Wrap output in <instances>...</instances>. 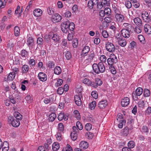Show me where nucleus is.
Returning <instances> with one entry per match:
<instances>
[{"mask_svg": "<svg viewBox=\"0 0 151 151\" xmlns=\"http://www.w3.org/2000/svg\"><path fill=\"white\" fill-rule=\"evenodd\" d=\"M92 68L94 72L96 74L103 73L105 70V66L102 62H100L98 64L94 63Z\"/></svg>", "mask_w": 151, "mask_h": 151, "instance_id": "1", "label": "nucleus"}, {"mask_svg": "<svg viewBox=\"0 0 151 151\" xmlns=\"http://www.w3.org/2000/svg\"><path fill=\"white\" fill-rule=\"evenodd\" d=\"M80 91L78 93V94L74 96V100L76 104L78 106H80L82 104V101L81 99L82 98V94L81 91L82 90V88H80Z\"/></svg>", "mask_w": 151, "mask_h": 151, "instance_id": "2", "label": "nucleus"}, {"mask_svg": "<svg viewBox=\"0 0 151 151\" xmlns=\"http://www.w3.org/2000/svg\"><path fill=\"white\" fill-rule=\"evenodd\" d=\"M14 118L12 116H9L8 117V121L9 123H11L12 126L14 127H17L20 125V123L19 121Z\"/></svg>", "mask_w": 151, "mask_h": 151, "instance_id": "3", "label": "nucleus"}, {"mask_svg": "<svg viewBox=\"0 0 151 151\" xmlns=\"http://www.w3.org/2000/svg\"><path fill=\"white\" fill-rule=\"evenodd\" d=\"M108 65L109 66H113L114 64H115L117 62V57L113 54H111L110 58H108L107 60Z\"/></svg>", "mask_w": 151, "mask_h": 151, "instance_id": "4", "label": "nucleus"}, {"mask_svg": "<svg viewBox=\"0 0 151 151\" xmlns=\"http://www.w3.org/2000/svg\"><path fill=\"white\" fill-rule=\"evenodd\" d=\"M105 47L106 50L109 52H113L115 50L114 45L111 42H107L105 44Z\"/></svg>", "mask_w": 151, "mask_h": 151, "instance_id": "5", "label": "nucleus"}, {"mask_svg": "<svg viewBox=\"0 0 151 151\" xmlns=\"http://www.w3.org/2000/svg\"><path fill=\"white\" fill-rule=\"evenodd\" d=\"M115 20L118 23H121L123 22L124 19V15L120 13H116L115 15Z\"/></svg>", "mask_w": 151, "mask_h": 151, "instance_id": "6", "label": "nucleus"}, {"mask_svg": "<svg viewBox=\"0 0 151 151\" xmlns=\"http://www.w3.org/2000/svg\"><path fill=\"white\" fill-rule=\"evenodd\" d=\"M142 17L143 20L146 22H148L151 20V15H150L146 11L142 12Z\"/></svg>", "mask_w": 151, "mask_h": 151, "instance_id": "7", "label": "nucleus"}, {"mask_svg": "<svg viewBox=\"0 0 151 151\" xmlns=\"http://www.w3.org/2000/svg\"><path fill=\"white\" fill-rule=\"evenodd\" d=\"M62 18V17L60 14L56 13L52 16L51 20L53 22L57 23L60 22Z\"/></svg>", "mask_w": 151, "mask_h": 151, "instance_id": "8", "label": "nucleus"}, {"mask_svg": "<svg viewBox=\"0 0 151 151\" xmlns=\"http://www.w3.org/2000/svg\"><path fill=\"white\" fill-rule=\"evenodd\" d=\"M69 21L67 20L65 22L61 24V27L62 31L64 33H66L68 30Z\"/></svg>", "mask_w": 151, "mask_h": 151, "instance_id": "9", "label": "nucleus"}, {"mask_svg": "<svg viewBox=\"0 0 151 151\" xmlns=\"http://www.w3.org/2000/svg\"><path fill=\"white\" fill-rule=\"evenodd\" d=\"M120 35H121L120 34ZM120 36H119V35H118V36L116 37L118 39L119 44L121 46L124 47L126 45L127 42L126 40L123 39L122 37H120Z\"/></svg>", "mask_w": 151, "mask_h": 151, "instance_id": "10", "label": "nucleus"}, {"mask_svg": "<svg viewBox=\"0 0 151 151\" xmlns=\"http://www.w3.org/2000/svg\"><path fill=\"white\" fill-rule=\"evenodd\" d=\"M143 89L140 87L138 88L136 90L135 92H134L132 94L133 97H136V96H139L141 95L143 92Z\"/></svg>", "mask_w": 151, "mask_h": 151, "instance_id": "11", "label": "nucleus"}, {"mask_svg": "<svg viewBox=\"0 0 151 151\" xmlns=\"http://www.w3.org/2000/svg\"><path fill=\"white\" fill-rule=\"evenodd\" d=\"M121 32L122 36L125 38H129L130 36L131 31L126 29H122Z\"/></svg>", "mask_w": 151, "mask_h": 151, "instance_id": "12", "label": "nucleus"}, {"mask_svg": "<svg viewBox=\"0 0 151 151\" xmlns=\"http://www.w3.org/2000/svg\"><path fill=\"white\" fill-rule=\"evenodd\" d=\"M38 77L39 80L42 82L46 81L47 78L46 74L43 72L39 73L38 75Z\"/></svg>", "mask_w": 151, "mask_h": 151, "instance_id": "13", "label": "nucleus"}, {"mask_svg": "<svg viewBox=\"0 0 151 151\" xmlns=\"http://www.w3.org/2000/svg\"><path fill=\"white\" fill-rule=\"evenodd\" d=\"M90 50V48L88 46H85L83 49L81 55L82 56H85L87 55V54Z\"/></svg>", "mask_w": 151, "mask_h": 151, "instance_id": "14", "label": "nucleus"}, {"mask_svg": "<svg viewBox=\"0 0 151 151\" xmlns=\"http://www.w3.org/2000/svg\"><path fill=\"white\" fill-rule=\"evenodd\" d=\"M54 99V96H50V97L45 98L44 99L43 101L44 103L46 104H51L53 102Z\"/></svg>", "mask_w": 151, "mask_h": 151, "instance_id": "15", "label": "nucleus"}, {"mask_svg": "<svg viewBox=\"0 0 151 151\" xmlns=\"http://www.w3.org/2000/svg\"><path fill=\"white\" fill-rule=\"evenodd\" d=\"M107 105V101L106 100H103L99 101L98 104L99 107L101 109L104 108Z\"/></svg>", "mask_w": 151, "mask_h": 151, "instance_id": "16", "label": "nucleus"}, {"mask_svg": "<svg viewBox=\"0 0 151 151\" xmlns=\"http://www.w3.org/2000/svg\"><path fill=\"white\" fill-rule=\"evenodd\" d=\"M129 103V99L127 97H125L122 100L121 102L122 106L125 107L128 106Z\"/></svg>", "mask_w": 151, "mask_h": 151, "instance_id": "17", "label": "nucleus"}, {"mask_svg": "<svg viewBox=\"0 0 151 151\" xmlns=\"http://www.w3.org/2000/svg\"><path fill=\"white\" fill-rule=\"evenodd\" d=\"M2 151H8L9 149V144L8 142L6 141L4 142L2 146Z\"/></svg>", "mask_w": 151, "mask_h": 151, "instance_id": "18", "label": "nucleus"}, {"mask_svg": "<svg viewBox=\"0 0 151 151\" xmlns=\"http://www.w3.org/2000/svg\"><path fill=\"white\" fill-rule=\"evenodd\" d=\"M98 1L93 0H89L88 2V6L89 9L93 8L94 5H96Z\"/></svg>", "mask_w": 151, "mask_h": 151, "instance_id": "19", "label": "nucleus"}, {"mask_svg": "<svg viewBox=\"0 0 151 151\" xmlns=\"http://www.w3.org/2000/svg\"><path fill=\"white\" fill-rule=\"evenodd\" d=\"M27 45L29 47H32L34 44V42L33 38L32 37H29L27 40Z\"/></svg>", "mask_w": 151, "mask_h": 151, "instance_id": "20", "label": "nucleus"}, {"mask_svg": "<svg viewBox=\"0 0 151 151\" xmlns=\"http://www.w3.org/2000/svg\"><path fill=\"white\" fill-rule=\"evenodd\" d=\"M134 23L136 25L141 26L142 24V22L141 19L139 17H137L134 18L133 19Z\"/></svg>", "mask_w": 151, "mask_h": 151, "instance_id": "21", "label": "nucleus"}, {"mask_svg": "<svg viewBox=\"0 0 151 151\" xmlns=\"http://www.w3.org/2000/svg\"><path fill=\"white\" fill-rule=\"evenodd\" d=\"M42 14V11L39 9H35L33 11V14L35 16L38 17L41 16Z\"/></svg>", "mask_w": 151, "mask_h": 151, "instance_id": "22", "label": "nucleus"}, {"mask_svg": "<svg viewBox=\"0 0 151 151\" xmlns=\"http://www.w3.org/2000/svg\"><path fill=\"white\" fill-rule=\"evenodd\" d=\"M129 133L128 128L126 127H124L121 132V135L124 136H127Z\"/></svg>", "mask_w": 151, "mask_h": 151, "instance_id": "23", "label": "nucleus"}, {"mask_svg": "<svg viewBox=\"0 0 151 151\" xmlns=\"http://www.w3.org/2000/svg\"><path fill=\"white\" fill-rule=\"evenodd\" d=\"M88 143L85 141L81 142L79 144V146L82 149H86L88 147Z\"/></svg>", "mask_w": 151, "mask_h": 151, "instance_id": "24", "label": "nucleus"}, {"mask_svg": "<svg viewBox=\"0 0 151 151\" xmlns=\"http://www.w3.org/2000/svg\"><path fill=\"white\" fill-rule=\"evenodd\" d=\"M144 28L145 31L147 34L149 35L151 34V28L149 24H145Z\"/></svg>", "mask_w": 151, "mask_h": 151, "instance_id": "25", "label": "nucleus"}, {"mask_svg": "<svg viewBox=\"0 0 151 151\" xmlns=\"http://www.w3.org/2000/svg\"><path fill=\"white\" fill-rule=\"evenodd\" d=\"M60 148V145L57 142H54L52 145V149L53 151H57Z\"/></svg>", "mask_w": 151, "mask_h": 151, "instance_id": "26", "label": "nucleus"}, {"mask_svg": "<svg viewBox=\"0 0 151 151\" xmlns=\"http://www.w3.org/2000/svg\"><path fill=\"white\" fill-rule=\"evenodd\" d=\"M14 116L15 119L19 120H21L22 119V115L19 112L16 111L15 112L14 114Z\"/></svg>", "mask_w": 151, "mask_h": 151, "instance_id": "27", "label": "nucleus"}, {"mask_svg": "<svg viewBox=\"0 0 151 151\" xmlns=\"http://www.w3.org/2000/svg\"><path fill=\"white\" fill-rule=\"evenodd\" d=\"M21 55L24 60L26 59V57L28 55V52L25 50H22L21 51Z\"/></svg>", "mask_w": 151, "mask_h": 151, "instance_id": "28", "label": "nucleus"}, {"mask_svg": "<svg viewBox=\"0 0 151 151\" xmlns=\"http://www.w3.org/2000/svg\"><path fill=\"white\" fill-rule=\"evenodd\" d=\"M62 72L61 68L59 66H56L54 69V73L56 74L59 75Z\"/></svg>", "mask_w": 151, "mask_h": 151, "instance_id": "29", "label": "nucleus"}, {"mask_svg": "<svg viewBox=\"0 0 151 151\" xmlns=\"http://www.w3.org/2000/svg\"><path fill=\"white\" fill-rule=\"evenodd\" d=\"M29 66L27 65H24L22 67V70L23 73H27L29 71Z\"/></svg>", "mask_w": 151, "mask_h": 151, "instance_id": "30", "label": "nucleus"}, {"mask_svg": "<svg viewBox=\"0 0 151 151\" xmlns=\"http://www.w3.org/2000/svg\"><path fill=\"white\" fill-rule=\"evenodd\" d=\"M56 117V115L55 113H53L50 114L49 116L48 119L50 122L53 121Z\"/></svg>", "mask_w": 151, "mask_h": 151, "instance_id": "31", "label": "nucleus"}, {"mask_svg": "<svg viewBox=\"0 0 151 151\" xmlns=\"http://www.w3.org/2000/svg\"><path fill=\"white\" fill-rule=\"evenodd\" d=\"M52 39L54 42H58L59 41L60 38L57 34H55L52 36Z\"/></svg>", "mask_w": 151, "mask_h": 151, "instance_id": "32", "label": "nucleus"}, {"mask_svg": "<svg viewBox=\"0 0 151 151\" xmlns=\"http://www.w3.org/2000/svg\"><path fill=\"white\" fill-rule=\"evenodd\" d=\"M15 75L14 73H10L7 76V79L9 81H12L15 77Z\"/></svg>", "mask_w": 151, "mask_h": 151, "instance_id": "33", "label": "nucleus"}, {"mask_svg": "<svg viewBox=\"0 0 151 151\" xmlns=\"http://www.w3.org/2000/svg\"><path fill=\"white\" fill-rule=\"evenodd\" d=\"M104 12L105 15L109 16L111 15V9L109 7H106L104 9Z\"/></svg>", "mask_w": 151, "mask_h": 151, "instance_id": "34", "label": "nucleus"}, {"mask_svg": "<svg viewBox=\"0 0 151 151\" xmlns=\"http://www.w3.org/2000/svg\"><path fill=\"white\" fill-rule=\"evenodd\" d=\"M83 83L84 84L87 85L88 86H90L92 83V82L89 79L85 78L83 80Z\"/></svg>", "mask_w": 151, "mask_h": 151, "instance_id": "35", "label": "nucleus"}, {"mask_svg": "<svg viewBox=\"0 0 151 151\" xmlns=\"http://www.w3.org/2000/svg\"><path fill=\"white\" fill-rule=\"evenodd\" d=\"M14 31L15 36H18L20 33L19 28L17 26H15L14 27Z\"/></svg>", "mask_w": 151, "mask_h": 151, "instance_id": "36", "label": "nucleus"}, {"mask_svg": "<svg viewBox=\"0 0 151 151\" xmlns=\"http://www.w3.org/2000/svg\"><path fill=\"white\" fill-rule=\"evenodd\" d=\"M58 131L63 132L64 129V126L62 123H60L58 124Z\"/></svg>", "mask_w": 151, "mask_h": 151, "instance_id": "37", "label": "nucleus"}, {"mask_svg": "<svg viewBox=\"0 0 151 151\" xmlns=\"http://www.w3.org/2000/svg\"><path fill=\"white\" fill-rule=\"evenodd\" d=\"M62 132H58L56 134V138L58 140L60 141L62 139Z\"/></svg>", "mask_w": 151, "mask_h": 151, "instance_id": "38", "label": "nucleus"}, {"mask_svg": "<svg viewBox=\"0 0 151 151\" xmlns=\"http://www.w3.org/2000/svg\"><path fill=\"white\" fill-rule=\"evenodd\" d=\"M47 66L49 68H51L54 67L55 64L54 62L52 61H49L47 63Z\"/></svg>", "mask_w": 151, "mask_h": 151, "instance_id": "39", "label": "nucleus"}, {"mask_svg": "<svg viewBox=\"0 0 151 151\" xmlns=\"http://www.w3.org/2000/svg\"><path fill=\"white\" fill-rule=\"evenodd\" d=\"M144 95L145 97H148L150 95V91L147 89H145L144 91Z\"/></svg>", "mask_w": 151, "mask_h": 151, "instance_id": "40", "label": "nucleus"}, {"mask_svg": "<svg viewBox=\"0 0 151 151\" xmlns=\"http://www.w3.org/2000/svg\"><path fill=\"white\" fill-rule=\"evenodd\" d=\"M70 136L72 139L73 140H75L77 139V133L74 132H72L70 134Z\"/></svg>", "mask_w": 151, "mask_h": 151, "instance_id": "41", "label": "nucleus"}, {"mask_svg": "<svg viewBox=\"0 0 151 151\" xmlns=\"http://www.w3.org/2000/svg\"><path fill=\"white\" fill-rule=\"evenodd\" d=\"M117 120L119 122H121L122 120H124L123 115L121 113H119L117 116Z\"/></svg>", "mask_w": 151, "mask_h": 151, "instance_id": "42", "label": "nucleus"}, {"mask_svg": "<svg viewBox=\"0 0 151 151\" xmlns=\"http://www.w3.org/2000/svg\"><path fill=\"white\" fill-rule=\"evenodd\" d=\"M90 108L91 110L93 109L96 106V103L95 101H93L89 104Z\"/></svg>", "mask_w": 151, "mask_h": 151, "instance_id": "43", "label": "nucleus"}, {"mask_svg": "<svg viewBox=\"0 0 151 151\" xmlns=\"http://www.w3.org/2000/svg\"><path fill=\"white\" fill-rule=\"evenodd\" d=\"M102 2L105 7L108 6L110 5V0H102Z\"/></svg>", "mask_w": 151, "mask_h": 151, "instance_id": "44", "label": "nucleus"}, {"mask_svg": "<svg viewBox=\"0 0 151 151\" xmlns=\"http://www.w3.org/2000/svg\"><path fill=\"white\" fill-rule=\"evenodd\" d=\"M69 26L68 29L70 31H73L75 28L74 24L73 22H70L69 21V24H68Z\"/></svg>", "mask_w": 151, "mask_h": 151, "instance_id": "45", "label": "nucleus"}, {"mask_svg": "<svg viewBox=\"0 0 151 151\" xmlns=\"http://www.w3.org/2000/svg\"><path fill=\"white\" fill-rule=\"evenodd\" d=\"M142 131L143 132L145 133L146 134H148L149 132V129L147 126H143L142 128Z\"/></svg>", "mask_w": 151, "mask_h": 151, "instance_id": "46", "label": "nucleus"}, {"mask_svg": "<svg viewBox=\"0 0 151 151\" xmlns=\"http://www.w3.org/2000/svg\"><path fill=\"white\" fill-rule=\"evenodd\" d=\"M63 83V80L61 79H58L57 80V82L55 84V86L56 87H58L61 86Z\"/></svg>", "mask_w": 151, "mask_h": 151, "instance_id": "47", "label": "nucleus"}, {"mask_svg": "<svg viewBox=\"0 0 151 151\" xmlns=\"http://www.w3.org/2000/svg\"><path fill=\"white\" fill-rule=\"evenodd\" d=\"M125 5L126 7L128 9L130 8L132 5L131 2L129 1H126L125 2Z\"/></svg>", "mask_w": 151, "mask_h": 151, "instance_id": "48", "label": "nucleus"}, {"mask_svg": "<svg viewBox=\"0 0 151 151\" xmlns=\"http://www.w3.org/2000/svg\"><path fill=\"white\" fill-rule=\"evenodd\" d=\"M135 146V143L132 141H130L128 144V146L130 149L134 147Z\"/></svg>", "mask_w": 151, "mask_h": 151, "instance_id": "49", "label": "nucleus"}, {"mask_svg": "<svg viewBox=\"0 0 151 151\" xmlns=\"http://www.w3.org/2000/svg\"><path fill=\"white\" fill-rule=\"evenodd\" d=\"M119 124H118V127L119 128H122L123 127L124 125L126 123V120H122L121 122H119Z\"/></svg>", "mask_w": 151, "mask_h": 151, "instance_id": "50", "label": "nucleus"}, {"mask_svg": "<svg viewBox=\"0 0 151 151\" xmlns=\"http://www.w3.org/2000/svg\"><path fill=\"white\" fill-rule=\"evenodd\" d=\"M63 151H73V150L70 146L68 144H67L66 147L63 148Z\"/></svg>", "mask_w": 151, "mask_h": 151, "instance_id": "51", "label": "nucleus"}, {"mask_svg": "<svg viewBox=\"0 0 151 151\" xmlns=\"http://www.w3.org/2000/svg\"><path fill=\"white\" fill-rule=\"evenodd\" d=\"M72 45L74 48L76 47L78 45V40L77 38L74 39L72 41Z\"/></svg>", "mask_w": 151, "mask_h": 151, "instance_id": "52", "label": "nucleus"}, {"mask_svg": "<svg viewBox=\"0 0 151 151\" xmlns=\"http://www.w3.org/2000/svg\"><path fill=\"white\" fill-rule=\"evenodd\" d=\"M94 57V52L93 51L90 52L88 55V59L91 60H92Z\"/></svg>", "mask_w": 151, "mask_h": 151, "instance_id": "53", "label": "nucleus"}, {"mask_svg": "<svg viewBox=\"0 0 151 151\" xmlns=\"http://www.w3.org/2000/svg\"><path fill=\"white\" fill-rule=\"evenodd\" d=\"M29 64L31 65V67H34L35 65V61L34 59H30L29 61Z\"/></svg>", "mask_w": 151, "mask_h": 151, "instance_id": "54", "label": "nucleus"}, {"mask_svg": "<svg viewBox=\"0 0 151 151\" xmlns=\"http://www.w3.org/2000/svg\"><path fill=\"white\" fill-rule=\"evenodd\" d=\"M95 81L96 82V84L98 86H100L101 85L102 83V81L100 80V79L98 78L95 79Z\"/></svg>", "mask_w": 151, "mask_h": 151, "instance_id": "55", "label": "nucleus"}, {"mask_svg": "<svg viewBox=\"0 0 151 151\" xmlns=\"http://www.w3.org/2000/svg\"><path fill=\"white\" fill-rule=\"evenodd\" d=\"M74 113L77 119H80V115L79 113V112L77 110H76L74 111Z\"/></svg>", "mask_w": 151, "mask_h": 151, "instance_id": "56", "label": "nucleus"}, {"mask_svg": "<svg viewBox=\"0 0 151 151\" xmlns=\"http://www.w3.org/2000/svg\"><path fill=\"white\" fill-rule=\"evenodd\" d=\"M109 69L112 74L114 75L116 73V71L114 66H109Z\"/></svg>", "mask_w": 151, "mask_h": 151, "instance_id": "57", "label": "nucleus"}, {"mask_svg": "<svg viewBox=\"0 0 151 151\" xmlns=\"http://www.w3.org/2000/svg\"><path fill=\"white\" fill-rule=\"evenodd\" d=\"M44 41L43 39L39 37L37 39V43L39 45H42L43 44Z\"/></svg>", "mask_w": 151, "mask_h": 151, "instance_id": "58", "label": "nucleus"}, {"mask_svg": "<svg viewBox=\"0 0 151 151\" xmlns=\"http://www.w3.org/2000/svg\"><path fill=\"white\" fill-rule=\"evenodd\" d=\"M64 117V113L61 112L59 114L58 116V118L59 121H61L63 119Z\"/></svg>", "mask_w": 151, "mask_h": 151, "instance_id": "59", "label": "nucleus"}, {"mask_svg": "<svg viewBox=\"0 0 151 151\" xmlns=\"http://www.w3.org/2000/svg\"><path fill=\"white\" fill-rule=\"evenodd\" d=\"M102 36L104 38H106L108 37V33L106 30H103L102 32Z\"/></svg>", "mask_w": 151, "mask_h": 151, "instance_id": "60", "label": "nucleus"}, {"mask_svg": "<svg viewBox=\"0 0 151 151\" xmlns=\"http://www.w3.org/2000/svg\"><path fill=\"white\" fill-rule=\"evenodd\" d=\"M76 125L78 128L80 130L82 129L83 127L81 124L80 122L78 121L76 123Z\"/></svg>", "mask_w": 151, "mask_h": 151, "instance_id": "61", "label": "nucleus"}, {"mask_svg": "<svg viewBox=\"0 0 151 151\" xmlns=\"http://www.w3.org/2000/svg\"><path fill=\"white\" fill-rule=\"evenodd\" d=\"M85 128L86 130L90 131L92 128V125L90 123H87L86 125Z\"/></svg>", "mask_w": 151, "mask_h": 151, "instance_id": "62", "label": "nucleus"}, {"mask_svg": "<svg viewBox=\"0 0 151 151\" xmlns=\"http://www.w3.org/2000/svg\"><path fill=\"white\" fill-rule=\"evenodd\" d=\"M65 56L66 58L68 60H69L71 58V53L68 52L67 51L65 53Z\"/></svg>", "mask_w": 151, "mask_h": 151, "instance_id": "63", "label": "nucleus"}, {"mask_svg": "<svg viewBox=\"0 0 151 151\" xmlns=\"http://www.w3.org/2000/svg\"><path fill=\"white\" fill-rule=\"evenodd\" d=\"M100 59L101 61V62L105 63L106 61V58L105 55H101L100 57Z\"/></svg>", "mask_w": 151, "mask_h": 151, "instance_id": "64", "label": "nucleus"}]
</instances>
